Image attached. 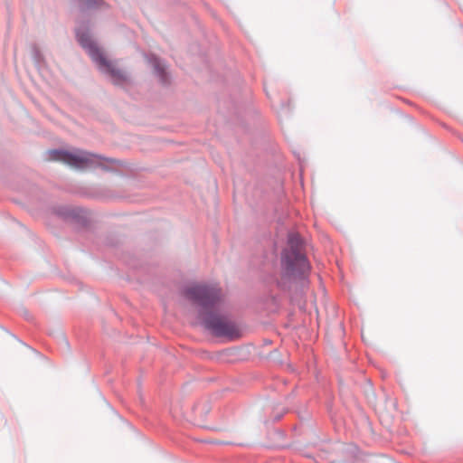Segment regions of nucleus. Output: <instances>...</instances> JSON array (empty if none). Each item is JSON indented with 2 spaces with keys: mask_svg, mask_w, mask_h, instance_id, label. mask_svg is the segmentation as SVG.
Segmentation results:
<instances>
[{
  "mask_svg": "<svg viewBox=\"0 0 463 463\" xmlns=\"http://www.w3.org/2000/svg\"><path fill=\"white\" fill-rule=\"evenodd\" d=\"M186 296L201 307L199 320L204 328L216 336L231 339L240 337V332L233 323L213 312L222 296L218 288L195 285L187 288Z\"/></svg>",
  "mask_w": 463,
  "mask_h": 463,
  "instance_id": "f257e3e1",
  "label": "nucleus"
},
{
  "mask_svg": "<svg viewBox=\"0 0 463 463\" xmlns=\"http://www.w3.org/2000/svg\"><path fill=\"white\" fill-rule=\"evenodd\" d=\"M282 265L288 275H302L309 269V264L302 253V241L298 233L288 236V249L282 256Z\"/></svg>",
  "mask_w": 463,
  "mask_h": 463,
  "instance_id": "f03ea898",
  "label": "nucleus"
},
{
  "mask_svg": "<svg viewBox=\"0 0 463 463\" xmlns=\"http://www.w3.org/2000/svg\"><path fill=\"white\" fill-rule=\"evenodd\" d=\"M77 37L81 46L88 51L91 59L98 64L99 70L108 73L115 84H120L127 80L124 71L105 57L89 34L77 33Z\"/></svg>",
  "mask_w": 463,
  "mask_h": 463,
  "instance_id": "7ed1b4c3",
  "label": "nucleus"
},
{
  "mask_svg": "<svg viewBox=\"0 0 463 463\" xmlns=\"http://www.w3.org/2000/svg\"><path fill=\"white\" fill-rule=\"evenodd\" d=\"M49 159L63 162L77 169L93 167L102 164V158L99 156L81 150H51Z\"/></svg>",
  "mask_w": 463,
  "mask_h": 463,
  "instance_id": "20e7f679",
  "label": "nucleus"
},
{
  "mask_svg": "<svg viewBox=\"0 0 463 463\" xmlns=\"http://www.w3.org/2000/svg\"><path fill=\"white\" fill-rule=\"evenodd\" d=\"M82 5L87 7L97 5V0H81Z\"/></svg>",
  "mask_w": 463,
  "mask_h": 463,
  "instance_id": "39448f33",
  "label": "nucleus"
},
{
  "mask_svg": "<svg viewBox=\"0 0 463 463\" xmlns=\"http://www.w3.org/2000/svg\"><path fill=\"white\" fill-rule=\"evenodd\" d=\"M156 70L158 71L159 74H163L164 73V69L161 68L158 64L156 65Z\"/></svg>",
  "mask_w": 463,
  "mask_h": 463,
  "instance_id": "423d86ee",
  "label": "nucleus"
}]
</instances>
